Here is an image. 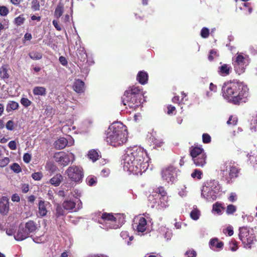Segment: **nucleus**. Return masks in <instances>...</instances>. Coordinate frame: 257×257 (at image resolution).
<instances>
[{"mask_svg":"<svg viewBox=\"0 0 257 257\" xmlns=\"http://www.w3.org/2000/svg\"><path fill=\"white\" fill-rule=\"evenodd\" d=\"M218 54L217 53V51L214 49L211 50L209 52V55H208V59L210 61H212L214 57H217Z\"/></svg>","mask_w":257,"mask_h":257,"instance_id":"5fc2aeb1","label":"nucleus"},{"mask_svg":"<svg viewBox=\"0 0 257 257\" xmlns=\"http://www.w3.org/2000/svg\"><path fill=\"white\" fill-rule=\"evenodd\" d=\"M249 89L243 82H227L222 87L223 97L234 104L245 102L249 96Z\"/></svg>","mask_w":257,"mask_h":257,"instance_id":"f03ea898","label":"nucleus"},{"mask_svg":"<svg viewBox=\"0 0 257 257\" xmlns=\"http://www.w3.org/2000/svg\"><path fill=\"white\" fill-rule=\"evenodd\" d=\"M19 107V103L14 101H10L7 105V111L9 112L12 110L17 109Z\"/></svg>","mask_w":257,"mask_h":257,"instance_id":"2f4dec72","label":"nucleus"},{"mask_svg":"<svg viewBox=\"0 0 257 257\" xmlns=\"http://www.w3.org/2000/svg\"><path fill=\"white\" fill-rule=\"evenodd\" d=\"M223 232L225 234L227 233L229 236L232 235L233 234V230L232 227L228 226L225 229L223 230Z\"/></svg>","mask_w":257,"mask_h":257,"instance_id":"13d9d810","label":"nucleus"},{"mask_svg":"<svg viewBox=\"0 0 257 257\" xmlns=\"http://www.w3.org/2000/svg\"><path fill=\"white\" fill-rule=\"evenodd\" d=\"M53 25L57 31H60L62 30V28L58 23V22L56 20H53L52 22Z\"/></svg>","mask_w":257,"mask_h":257,"instance_id":"338daca9","label":"nucleus"},{"mask_svg":"<svg viewBox=\"0 0 257 257\" xmlns=\"http://www.w3.org/2000/svg\"><path fill=\"white\" fill-rule=\"evenodd\" d=\"M6 128L8 130L12 131L14 130V122L12 120H9L6 123Z\"/></svg>","mask_w":257,"mask_h":257,"instance_id":"680f3d73","label":"nucleus"},{"mask_svg":"<svg viewBox=\"0 0 257 257\" xmlns=\"http://www.w3.org/2000/svg\"><path fill=\"white\" fill-rule=\"evenodd\" d=\"M84 82L80 79H76L73 85V90L78 93H82L84 91Z\"/></svg>","mask_w":257,"mask_h":257,"instance_id":"a211bd4d","label":"nucleus"},{"mask_svg":"<svg viewBox=\"0 0 257 257\" xmlns=\"http://www.w3.org/2000/svg\"><path fill=\"white\" fill-rule=\"evenodd\" d=\"M178 171V170L174 166H169L162 172V177L168 183L173 182L177 177Z\"/></svg>","mask_w":257,"mask_h":257,"instance_id":"9b49d317","label":"nucleus"},{"mask_svg":"<svg viewBox=\"0 0 257 257\" xmlns=\"http://www.w3.org/2000/svg\"><path fill=\"white\" fill-rule=\"evenodd\" d=\"M9 74L6 66H3L0 68V77L2 79H8L9 78Z\"/></svg>","mask_w":257,"mask_h":257,"instance_id":"f704fd0d","label":"nucleus"},{"mask_svg":"<svg viewBox=\"0 0 257 257\" xmlns=\"http://www.w3.org/2000/svg\"><path fill=\"white\" fill-rule=\"evenodd\" d=\"M11 169L14 172L18 173L22 171V169L20 165L17 163H14L11 166Z\"/></svg>","mask_w":257,"mask_h":257,"instance_id":"3c124183","label":"nucleus"},{"mask_svg":"<svg viewBox=\"0 0 257 257\" xmlns=\"http://www.w3.org/2000/svg\"><path fill=\"white\" fill-rule=\"evenodd\" d=\"M143 97V89L139 86L134 85L125 91L122 97V102L124 105L135 110L141 105Z\"/></svg>","mask_w":257,"mask_h":257,"instance_id":"20e7f679","label":"nucleus"},{"mask_svg":"<svg viewBox=\"0 0 257 257\" xmlns=\"http://www.w3.org/2000/svg\"><path fill=\"white\" fill-rule=\"evenodd\" d=\"M76 203L71 200H65L62 203V206L64 209L69 212H72L73 209L75 210Z\"/></svg>","mask_w":257,"mask_h":257,"instance_id":"aec40b11","label":"nucleus"},{"mask_svg":"<svg viewBox=\"0 0 257 257\" xmlns=\"http://www.w3.org/2000/svg\"><path fill=\"white\" fill-rule=\"evenodd\" d=\"M31 160V156L29 153H25L23 156V161L26 163H29Z\"/></svg>","mask_w":257,"mask_h":257,"instance_id":"e2e57ef3","label":"nucleus"},{"mask_svg":"<svg viewBox=\"0 0 257 257\" xmlns=\"http://www.w3.org/2000/svg\"><path fill=\"white\" fill-rule=\"evenodd\" d=\"M40 4L38 0H33L32 2V9L34 11H37L40 10Z\"/></svg>","mask_w":257,"mask_h":257,"instance_id":"49530a36","label":"nucleus"},{"mask_svg":"<svg viewBox=\"0 0 257 257\" xmlns=\"http://www.w3.org/2000/svg\"><path fill=\"white\" fill-rule=\"evenodd\" d=\"M54 158L56 162L63 166H67L71 161L69 156L64 152L56 153L54 156Z\"/></svg>","mask_w":257,"mask_h":257,"instance_id":"4468645a","label":"nucleus"},{"mask_svg":"<svg viewBox=\"0 0 257 257\" xmlns=\"http://www.w3.org/2000/svg\"><path fill=\"white\" fill-rule=\"evenodd\" d=\"M68 141L64 138H60L54 143V146L57 150H61L66 147L67 145Z\"/></svg>","mask_w":257,"mask_h":257,"instance_id":"412c9836","label":"nucleus"},{"mask_svg":"<svg viewBox=\"0 0 257 257\" xmlns=\"http://www.w3.org/2000/svg\"><path fill=\"white\" fill-rule=\"evenodd\" d=\"M68 178L72 182L80 183L84 177V171L80 166L72 165L66 171Z\"/></svg>","mask_w":257,"mask_h":257,"instance_id":"9d476101","label":"nucleus"},{"mask_svg":"<svg viewBox=\"0 0 257 257\" xmlns=\"http://www.w3.org/2000/svg\"><path fill=\"white\" fill-rule=\"evenodd\" d=\"M148 74L145 71H140L137 76V81L141 84H146L148 81Z\"/></svg>","mask_w":257,"mask_h":257,"instance_id":"6ab92c4d","label":"nucleus"},{"mask_svg":"<svg viewBox=\"0 0 257 257\" xmlns=\"http://www.w3.org/2000/svg\"><path fill=\"white\" fill-rule=\"evenodd\" d=\"M20 102L25 107H28L32 104L31 101H30L28 98L25 97L22 98Z\"/></svg>","mask_w":257,"mask_h":257,"instance_id":"de8ad7c7","label":"nucleus"},{"mask_svg":"<svg viewBox=\"0 0 257 257\" xmlns=\"http://www.w3.org/2000/svg\"><path fill=\"white\" fill-rule=\"evenodd\" d=\"M162 231L163 232L164 237L166 239L167 241L171 239L172 236V232L171 230L164 227L163 229H162Z\"/></svg>","mask_w":257,"mask_h":257,"instance_id":"c9c22d12","label":"nucleus"},{"mask_svg":"<svg viewBox=\"0 0 257 257\" xmlns=\"http://www.w3.org/2000/svg\"><path fill=\"white\" fill-rule=\"evenodd\" d=\"M190 215L191 218L194 220H197L199 219L200 213L199 210L197 209L196 206L193 207V209L191 211Z\"/></svg>","mask_w":257,"mask_h":257,"instance_id":"473e14b6","label":"nucleus"},{"mask_svg":"<svg viewBox=\"0 0 257 257\" xmlns=\"http://www.w3.org/2000/svg\"><path fill=\"white\" fill-rule=\"evenodd\" d=\"M33 92L35 95L44 96L46 94V89L42 86H36L33 88Z\"/></svg>","mask_w":257,"mask_h":257,"instance_id":"cd10ccee","label":"nucleus"},{"mask_svg":"<svg viewBox=\"0 0 257 257\" xmlns=\"http://www.w3.org/2000/svg\"><path fill=\"white\" fill-rule=\"evenodd\" d=\"M125 222L123 215L119 214L115 216L112 213L104 212L98 220L100 224H104L107 228L116 229L120 227Z\"/></svg>","mask_w":257,"mask_h":257,"instance_id":"423d86ee","label":"nucleus"},{"mask_svg":"<svg viewBox=\"0 0 257 257\" xmlns=\"http://www.w3.org/2000/svg\"><path fill=\"white\" fill-rule=\"evenodd\" d=\"M236 210V207L230 204L227 206L226 213L227 214H232Z\"/></svg>","mask_w":257,"mask_h":257,"instance_id":"09e8293b","label":"nucleus"},{"mask_svg":"<svg viewBox=\"0 0 257 257\" xmlns=\"http://www.w3.org/2000/svg\"><path fill=\"white\" fill-rule=\"evenodd\" d=\"M62 205H60L59 204H57L56 205V213L55 215L57 218L61 216H63L65 215V211Z\"/></svg>","mask_w":257,"mask_h":257,"instance_id":"72a5a7b5","label":"nucleus"},{"mask_svg":"<svg viewBox=\"0 0 257 257\" xmlns=\"http://www.w3.org/2000/svg\"><path fill=\"white\" fill-rule=\"evenodd\" d=\"M202 141L205 144L209 143L211 142V137L208 134H203L202 135Z\"/></svg>","mask_w":257,"mask_h":257,"instance_id":"6e6d98bb","label":"nucleus"},{"mask_svg":"<svg viewBox=\"0 0 257 257\" xmlns=\"http://www.w3.org/2000/svg\"><path fill=\"white\" fill-rule=\"evenodd\" d=\"M122 160L124 168L136 175H141L149 167L147 153L138 146L127 148Z\"/></svg>","mask_w":257,"mask_h":257,"instance_id":"f257e3e1","label":"nucleus"},{"mask_svg":"<svg viewBox=\"0 0 257 257\" xmlns=\"http://www.w3.org/2000/svg\"><path fill=\"white\" fill-rule=\"evenodd\" d=\"M233 64H246L245 59L241 54H238L235 58V60H233Z\"/></svg>","mask_w":257,"mask_h":257,"instance_id":"a19ab883","label":"nucleus"},{"mask_svg":"<svg viewBox=\"0 0 257 257\" xmlns=\"http://www.w3.org/2000/svg\"><path fill=\"white\" fill-rule=\"evenodd\" d=\"M32 177L35 180L39 181L43 177V174L41 172H35L32 174Z\"/></svg>","mask_w":257,"mask_h":257,"instance_id":"603ef678","label":"nucleus"},{"mask_svg":"<svg viewBox=\"0 0 257 257\" xmlns=\"http://www.w3.org/2000/svg\"><path fill=\"white\" fill-rule=\"evenodd\" d=\"M223 244V242L219 241L217 238H212L209 241V246L212 249H215V248L221 249Z\"/></svg>","mask_w":257,"mask_h":257,"instance_id":"4be33fe9","label":"nucleus"},{"mask_svg":"<svg viewBox=\"0 0 257 257\" xmlns=\"http://www.w3.org/2000/svg\"><path fill=\"white\" fill-rule=\"evenodd\" d=\"M150 140L154 143V144L157 147H159L161 146L160 142L159 140H158L155 136H154L153 135L151 136V137L150 138Z\"/></svg>","mask_w":257,"mask_h":257,"instance_id":"052dcab7","label":"nucleus"},{"mask_svg":"<svg viewBox=\"0 0 257 257\" xmlns=\"http://www.w3.org/2000/svg\"><path fill=\"white\" fill-rule=\"evenodd\" d=\"M167 108H168L167 113L168 114H173L176 110L175 107L174 106H172V105H169L167 107Z\"/></svg>","mask_w":257,"mask_h":257,"instance_id":"69168bd1","label":"nucleus"},{"mask_svg":"<svg viewBox=\"0 0 257 257\" xmlns=\"http://www.w3.org/2000/svg\"><path fill=\"white\" fill-rule=\"evenodd\" d=\"M200 35L203 38H207L209 35V30L206 27H203L200 32Z\"/></svg>","mask_w":257,"mask_h":257,"instance_id":"c03bdc74","label":"nucleus"},{"mask_svg":"<svg viewBox=\"0 0 257 257\" xmlns=\"http://www.w3.org/2000/svg\"><path fill=\"white\" fill-rule=\"evenodd\" d=\"M25 228L30 234L36 231L38 229V224L34 220H30L25 223Z\"/></svg>","mask_w":257,"mask_h":257,"instance_id":"f3484780","label":"nucleus"},{"mask_svg":"<svg viewBox=\"0 0 257 257\" xmlns=\"http://www.w3.org/2000/svg\"><path fill=\"white\" fill-rule=\"evenodd\" d=\"M9 148L12 150H15L17 149L16 143L15 141H11L8 144Z\"/></svg>","mask_w":257,"mask_h":257,"instance_id":"0e129e2a","label":"nucleus"},{"mask_svg":"<svg viewBox=\"0 0 257 257\" xmlns=\"http://www.w3.org/2000/svg\"><path fill=\"white\" fill-rule=\"evenodd\" d=\"M64 12V5L62 3H59L57 6L55 12L54 16L57 19H59Z\"/></svg>","mask_w":257,"mask_h":257,"instance_id":"c85d7f7f","label":"nucleus"},{"mask_svg":"<svg viewBox=\"0 0 257 257\" xmlns=\"http://www.w3.org/2000/svg\"><path fill=\"white\" fill-rule=\"evenodd\" d=\"M10 210V202L7 197L3 196L0 200V213L6 216L9 213Z\"/></svg>","mask_w":257,"mask_h":257,"instance_id":"2eb2a0df","label":"nucleus"},{"mask_svg":"<svg viewBox=\"0 0 257 257\" xmlns=\"http://www.w3.org/2000/svg\"><path fill=\"white\" fill-rule=\"evenodd\" d=\"M221 185L215 180L205 182L201 188V196L208 202H213L221 195Z\"/></svg>","mask_w":257,"mask_h":257,"instance_id":"39448f33","label":"nucleus"},{"mask_svg":"<svg viewBox=\"0 0 257 257\" xmlns=\"http://www.w3.org/2000/svg\"><path fill=\"white\" fill-rule=\"evenodd\" d=\"M222 208L223 207L221 206V204L217 202L213 205L212 211L216 212L218 214H221Z\"/></svg>","mask_w":257,"mask_h":257,"instance_id":"58836bf2","label":"nucleus"},{"mask_svg":"<svg viewBox=\"0 0 257 257\" xmlns=\"http://www.w3.org/2000/svg\"><path fill=\"white\" fill-rule=\"evenodd\" d=\"M220 175L224 179L229 183L232 179L236 178L239 173V169L237 168L235 162L227 161L223 162L220 166Z\"/></svg>","mask_w":257,"mask_h":257,"instance_id":"0eeeda50","label":"nucleus"},{"mask_svg":"<svg viewBox=\"0 0 257 257\" xmlns=\"http://www.w3.org/2000/svg\"><path fill=\"white\" fill-rule=\"evenodd\" d=\"M230 249L232 251H235L237 249V242L235 241H231L229 242Z\"/></svg>","mask_w":257,"mask_h":257,"instance_id":"4d7b16f0","label":"nucleus"},{"mask_svg":"<svg viewBox=\"0 0 257 257\" xmlns=\"http://www.w3.org/2000/svg\"><path fill=\"white\" fill-rule=\"evenodd\" d=\"M190 154L196 167H203L206 164L207 155L202 148L199 147L190 148Z\"/></svg>","mask_w":257,"mask_h":257,"instance_id":"1a4fd4ad","label":"nucleus"},{"mask_svg":"<svg viewBox=\"0 0 257 257\" xmlns=\"http://www.w3.org/2000/svg\"><path fill=\"white\" fill-rule=\"evenodd\" d=\"M239 238L241 241L243 247L250 249L255 244L257 240L253 234H249V229L243 226L239 228Z\"/></svg>","mask_w":257,"mask_h":257,"instance_id":"6e6552de","label":"nucleus"},{"mask_svg":"<svg viewBox=\"0 0 257 257\" xmlns=\"http://www.w3.org/2000/svg\"><path fill=\"white\" fill-rule=\"evenodd\" d=\"M169 197L167 195V192L162 189V207L166 208L168 207L169 205Z\"/></svg>","mask_w":257,"mask_h":257,"instance_id":"c756f323","label":"nucleus"},{"mask_svg":"<svg viewBox=\"0 0 257 257\" xmlns=\"http://www.w3.org/2000/svg\"><path fill=\"white\" fill-rule=\"evenodd\" d=\"M30 234L23 226H20L16 234L14 235L15 239L18 241H22L29 237Z\"/></svg>","mask_w":257,"mask_h":257,"instance_id":"dca6fc26","label":"nucleus"},{"mask_svg":"<svg viewBox=\"0 0 257 257\" xmlns=\"http://www.w3.org/2000/svg\"><path fill=\"white\" fill-rule=\"evenodd\" d=\"M88 157L89 159L94 162L98 160L101 156L99 154L98 151L96 150H91L88 152Z\"/></svg>","mask_w":257,"mask_h":257,"instance_id":"a878e982","label":"nucleus"},{"mask_svg":"<svg viewBox=\"0 0 257 257\" xmlns=\"http://www.w3.org/2000/svg\"><path fill=\"white\" fill-rule=\"evenodd\" d=\"M59 60L61 64L63 66L67 65L68 62L66 58L64 56H60L59 58Z\"/></svg>","mask_w":257,"mask_h":257,"instance_id":"774afa93","label":"nucleus"},{"mask_svg":"<svg viewBox=\"0 0 257 257\" xmlns=\"http://www.w3.org/2000/svg\"><path fill=\"white\" fill-rule=\"evenodd\" d=\"M237 118L232 115L230 116L228 120L227 121V124L228 125H235L237 124Z\"/></svg>","mask_w":257,"mask_h":257,"instance_id":"8fccbe9b","label":"nucleus"},{"mask_svg":"<svg viewBox=\"0 0 257 257\" xmlns=\"http://www.w3.org/2000/svg\"><path fill=\"white\" fill-rule=\"evenodd\" d=\"M62 180L63 176L60 174H57L50 180L49 183L51 185L57 187L60 185Z\"/></svg>","mask_w":257,"mask_h":257,"instance_id":"b1692460","label":"nucleus"},{"mask_svg":"<svg viewBox=\"0 0 257 257\" xmlns=\"http://www.w3.org/2000/svg\"><path fill=\"white\" fill-rule=\"evenodd\" d=\"M25 21V18L24 17V15L22 14L15 18L14 22L16 26H19L23 25Z\"/></svg>","mask_w":257,"mask_h":257,"instance_id":"e433bc0d","label":"nucleus"},{"mask_svg":"<svg viewBox=\"0 0 257 257\" xmlns=\"http://www.w3.org/2000/svg\"><path fill=\"white\" fill-rule=\"evenodd\" d=\"M86 181L87 184L90 186L96 185L97 183V178L94 176H89L86 178Z\"/></svg>","mask_w":257,"mask_h":257,"instance_id":"ea45409f","label":"nucleus"},{"mask_svg":"<svg viewBox=\"0 0 257 257\" xmlns=\"http://www.w3.org/2000/svg\"><path fill=\"white\" fill-rule=\"evenodd\" d=\"M9 13V9L4 6H0V16L2 17H6Z\"/></svg>","mask_w":257,"mask_h":257,"instance_id":"a18cd8bd","label":"nucleus"},{"mask_svg":"<svg viewBox=\"0 0 257 257\" xmlns=\"http://www.w3.org/2000/svg\"><path fill=\"white\" fill-rule=\"evenodd\" d=\"M127 140L126 126L120 122H114L108 128L105 141L110 146L116 147L122 145Z\"/></svg>","mask_w":257,"mask_h":257,"instance_id":"7ed1b4c3","label":"nucleus"},{"mask_svg":"<svg viewBox=\"0 0 257 257\" xmlns=\"http://www.w3.org/2000/svg\"><path fill=\"white\" fill-rule=\"evenodd\" d=\"M247 157L248 158V160L250 163H252L253 167L257 169V157H255L253 155H251V153L247 154Z\"/></svg>","mask_w":257,"mask_h":257,"instance_id":"37998d69","label":"nucleus"},{"mask_svg":"<svg viewBox=\"0 0 257 257\" xmlns=\"http://www.w3.org/2000/svg\"><path fill=\"white\" fill-rule=\"evenodd\" d=\"M161 188L160 187H157L153 189V191L152 194L148 197L149 201L150 203H152V206L155 207L158 203L159 205V202L161 200Z\"/></svg>","mask_w":257,"mask_h":257,"instance_id":"ddd939ff","label":"nucleus"},{"mask_svg":"<svg viewBox=\"0 0 257 257\" xmlns=\"http://www.w3.org/2000/svg\"><path fill=\"white\" fill-rule=\"evenodd\" d=\"M203 173L199 169H195L192 173L191 176L193 178H197L198 179H201L202 178Z\"/></svg>","mask_w":257,"mask_h":257,"instance_id":"79ce46f5","label":"nucleus"},{"mask_svg":"<svg viewBox=\"0 0 257 257\" xmlns=\"http://www.w3.org/2000/svg\"><path fill=\"white\" fill-rule=\"evenodd\" d=\"M38 212L41 216H45L47 213L46 205L44 201L40 200L39 202Z\"/></svg>","mask_w":257,"mask_h":257,"instance_id":"bb28decb","label":"nucleus"},{"mask_svg":"<svg viewBox=\"0 0 257 257\" xmlns=\"http://www.w3.org/2000/svg\"><path fill=\"white\" fill-rule=\"evenodd\" d=\"M185 254L187 255V257H196L197 255V253L194 250L192 249L191 250H187L185 252Z\"/></svg>","mask_w":257,"mask_h":257,"instance_id":"bf43d9fd","label":"nucleus"},{"mask_svg":"<svg viewBox=\"0 0 257 257\" xmlns=\"http://www.w3.org/2000/svg\"><path fill=\"white\" fill-rule=\"evenodd\" d=\"M76 55L81 62H84L87 60V55L83 47H80L77 50Z\"/></svg>","mask_w":257,"mask_h":257,"instance_id":"5701e85b","label":"nucleus"},{"mask_svg":"<svg viewBox=\"0 0 257 257\" xmlns=\"http://www.w3.org/2000/svg\"><path fill=\"white\" fill-rule=\"evenodd\" d=\"M10 159L8 157L2 158L0 159V167L6 166L9 163Z\"/></svg>","mask_w":257,"mask_h":257,"instance_id":"864d4df0","label":"nucleus"},{"mask_svg":"<svg viewBox=\"0 0 257 257\" xmlns=\"http://www.w3.org/2000/svg\"><path fill=\"white\" fill-rule=\"evenodd\" d=\"M234 67V70L236 73L240 75L244 72L246 64H233Z\"/></svg>","mask_w":257,"mask_h":257,"instance_id":"7c9ffc66","label":"nucleus"},{"mask_svg":"<svg viewBox=\"0 0 257 257\" xmlns=\"http://www.w3.org/2000/svg\"><path fill=\"white\" fill-rule=\"evenodd\" d=\"M147 222L145 218L139 216L135 218L132 224L133 229L138 232H144L147 229Z\"/></svg>","mask_w":257,"mask_h":257,"instance_id":"f8f14e48","label":"nucleus"},{"mask_svg":"<svg viewBox=\"0 0 257 257\" xmlns=\"http://www.w3.org/2000/svg\"><path fill=\"white\" fill-rule=\"evenodd\" d=\"M29 56L32 59L35 60H40L42 58V53L36 51L29 53Z\"/></svg>","mask_w":257,"mask_h":257,"instance_id":"4c0bfd02","label":"nucleus"},{"mask_svg":"<svg viewBox=\"0 0 257 257\" xmlns=\"http://www.w3.org/2000/svg\"><path fill=\"white\" fill-rule=\"evenodd\" d=\"M231 67L227 64H224L218 68V73L223 76L229 74Z\"/></svg>","mask_w":257,"mask_h":257,"instance_id":"393cba45","label":"nucleus"}]
</instances>
